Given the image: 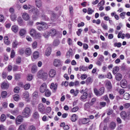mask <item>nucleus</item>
I'll return each instance as SVG.
<instances>
[{"label":"nucleus","instance_id":"nucleus-48","mask_svg":"<svg viewBox=\"0 0 130 130\" xmlns=\"http://www.w3.org/2000/svg\"><path fill=\"white\" fill-rule=\"evenodd\" d=\"M32 78V75L30 74H28L27 77V79L28 81H30Z\"/></svg>","mask_w":130,"mask_h":130},{"label":"nucleus","instance_id":"nucleus-31","mask_svg":"<svg viewBox=\"0 0 130 130\" xmlns=\"http://www.w3.org/2000/svg\"><path fill=\"white\" fill-rule=\"evenodd\" d=\"M36 30L34 29H32L30 30V35L32 36H34L36 34Z\"/></svg>","mask_w":130,"mask_h":130},{"label":"nucleus","instance_id":"nucleus-33","mask_svg":"<svg viewBox=\"0 0 130 130\" xmlns=\"http://www.w3.org/2000/svg\"><path fill=\"white\" fill-rule=\"evenodd\" d=\"M123 98L125 100H129V97L128 93H124L123 95Z\"/></svg>","mask_w":130,"mask_h":130},{"label":"nucleus","instance_id":"nucleus-46","mask_svg":"<svg viewBox=\"0 0 130 130\" xmlns=\"http://www.w3.org/2000/svg\"><path fill=\"white\" fill-rule=\"evenodd\" d=\"M18 44V43L16 41L13 42L12 44V47L13 48H15L17 47V45Z\"/></svg>","mask_w":130,"mask_h":130},{"label":"nucleus","instance_id":"nucleus-61","mask_svg":"<svg viewBox=\"0 0 130 130\" xmlns=\"http://www.w3.org/2000/svg\"><path fill=\"white\" fill-rule=\"evenodd\" d=\"M121 43L120 42L115 43L114 44L115 46H117L118 47H120L121 46Z\"/></svg>","mask_w":130,"mask_h":130},{"label":"nucleus","instance_id":"nucleus-45","mask_svg":"<svg viewBox=\"0 0 130 130\" xmlns=\"http://www.w3.org/2000/svg\"><path fill=\"white\" fill-rule=\"evenodd\" d=\"M7 95V92L5 91H4L2 92L1 93V96L2 98H5Z\"/></svg>","mask_w":130,"mask_h":130},{"label":"nucleus","instance_id":"nucleus-30","mask_svg":"<svg viewBox=\"0 0 130 130\" xmlns=\"http://www.w3.org/2000/svg\"><path fill=\"white\" fill-rule=\"evenodd\" d=\"M13 99L15 101H18L20 99V96L18 94H15L13 95Z\"/></svg>","mask_w":130,"mask_h":130},{"label":"nucleus","instance_id":"nucleus-60","mask_svg":"<svg viewBox=\"0 0 130 130\" xmlns=\"http://www.w3.org/2000/svg\"><path fill=\"white\" fill-rule=\"evenodd\" d=\"M82 70L83 71H86L88 70V68L87 67H85L84 66H81Z\"/></svg>","mask_w":130,"mask_h":130},{"label":"nucleus","instance_id":"nucleus-58","mask_svg":"<svg viewBox=\"0 0 130 130\" xmlns=\"http://www.w3.org/2000/svg\"><path fill=\"white\" fill-rule=\"evenodd\" d=\"M78 107L77 106L74 107L71 109V111L72 112H75L77 111L78 109Z\"/></svg>","mask_w":130,"mask_h":130},{"label":"nucleus","instance_id":"nucleus-50","mask_svg":"<svg viewBox=\"0 0 130 130\" xmlns=\"http://www.w3.org/2000/svg\"><path fill=\"white\" fill-rule=\"evenodd\" d=\"M104 56L100 55L99 56V60L101 62H102L104 61Z\"/></svg>","mask_w":130,"mask_h":130},{"label":"nucleus","instance_id":"nucleus-8","mask_svg":"<svg viewBox=\"0 0 130 130\" xmlns=\"http://www.w3.org/2000/svg\"><path fill=\"white\" fill-rule=\"evenodd\" d=\"M53 63L54 66L57 67L61 66L60 60L58 59H55Z\"/></svg>","mask_w":130,"mask_h":130},{"label":"nucleus","instance_id":"nucleus-22","mask_svg":"<svg viewBox=\"0 0 130 130\" xmlns=\"http://www.w3.org/2000/svg\"><path fill=\"white\" fill-rule=\"evenodd\" d=\"M25 53L26 54L28 55H30L31 54V50L29 48H26L25 51Z\"/></svg>","mask_w":130,"mask_h":130},{"label":"nucleus","instance_id":"nucleus-56","mask_svg":"<svg viewBox=\"0 0 130 130\" xmlns=\"http://www.w3.org/2000/svg\"><path fill=\"white\" fill-rule=\"evenodd\" d=\"M103 99L106 101L108 103H109V101L107 95H106L104 96H103Z\"/></svg>","mask_w":130,"mask_h":130},{"label":"nucleus","instance_id":"nucleus-25","mask_svg":"<svg viewBox=\"0 0 130 130\" xmlns=\"http://www.w3.org/2000/svg\"><path fill=\"white\" fill-rule=\"evenodd\" d=\"M26 32V30L24 29H21L20 30L19 33L20 35L21 36H23L25 34Z\"/></svg>","mask_w":130,"mask_h":130},{"label":"nucleus","instance_id":"nucleus-40","mask_svg":"<svg viewBox=\"0 0 130 130\" xmlns=\"http://www.w3.org/2000/svg\"><path fill=\"white\" fill-rule=\"evenodd\" d=\"M51 93L48 89H46L45 93V95L47 97L50 96L51 95Z\"/></svg>","mask_w":130,"mask_h":130},{"label":"nucleus","instance_id":"nucleus-10","mask_svg":"<svg viewBox=\"0 0 130 130\" xmlns=\"http://www.w3.org/2000/svg\"><path fill=\"white\" fill-rule=\"evenodd\" d=\"M57 86V84L56 83L54 84V83H52L50 86V88L51 89H53V92H55L56 90Z\"/></svg>","mask_w":130,"mask_h":130},{"label":"nucleus","instance_id":"nucleus-3","mask_svg":"<svg viewBox=\"0 0 130 130\" xmlns=\"http://www.w3.org/2000/svg\"><path fill=\"white\" fill-rule=\"evenodd\" d=\"M105 88L104 87L101 88L98 91L96 88L94 89V93L95 95L98 96H101L104 92Z\"/></svg>","mask_w":130,"mask_h":130},{"label":"nucleus","instance_id":"nucleus-64","mask_svg":"<svg viewBox=\"0 0 130 130\" xmlns=\"http://www.w3.org/2000/svg\"><path fill=\"white\" fill-rule=\"evenodd\" d=\"M35 127L34 126H30L29 127V130H35Z\"/></svg>","mask_w":130,"mask_h":130},{"label":"nucleus","instance_id":"nucleus-26","mask_svg":"<svg viewBox=\"0 0 130 130\" xmlns=\"http://www.w3.org/2000/svg\"><path fill=\"white\" fill-rule=\"evenodd\" d=\"M93 79L90 77H88L86 80V83L87 84H91L92 83Z\"/></svg>","mask_w":130,"mask_h":130},{"label":"nucleus","instance_id":"nucleus-17","mask_svg":"<svg viewBox=\"0 0 130 130\" xmlns=\"http://www.w3.org/2000/svg\"><path fill=\"white\" fill-rule=\"evenodd\" d=\"M11 30L14 32L15 33L18 31V26L16 25H13L11 27Z\"/></svg>","mask_w":130,"mask_h":130},{"label":"nucleus","instance_id":"nucleus-51","mask_svg":"<svg viewBox=\"0 0 130 130\" xmlns=\"http://www.w3.org/2000/svg\"><path fill=\"white\" fill-rule=\"evenodd\" d=\"M124 107L125 108H128L130 106V103H126L123 105Z\"/></svg>","mask_w":130,"mask_h":130},{"label":"nucleus","instance_id":"nucleus-63","mask_svg":"<svg viewBox=\"0 0 130 130\" xmlns=\"http://www.w3.org/2000/svg\"><path fill=\"white\" fill-rule=\"evenodd\" d=\"M37 46V43L36 42H34L32 45V46L34 48H35Z\"/></svg>","mask_w":130,"mask_h":130},{"label":"nucleus","instance_id":"nucleus-59","mask_svg":"<svg viewBox=\"0 0 130 130\" xmlns=\"http://www.w3.org/2000/svg\"><path fill=\"white\" fill-rule=\"evenodd\" d=\"M101 25L104 29L105 30L107 29V26L104 23H102Z\"/></svg>","mask_w":130,"mask_h":130},{"label":"nucleus","instance_id":"nucleus-53","mask_svg":"<svg viewBox=\"0 0 130 130\" xmlns=\"http://www.w3.org/2000/svg\"><path fill=\"white\" fill-rule=\"evenodd\" d=\"M7 76V73L6 72H3L2 74V77L4 78H5Z\"/></svg>","mask_w":130,"mask_h":130},{"label":"nucleus","instance_id":"nucleus-15","mask_svg":"<svg viewBox=\"0 0 130 130\" xmlns=\"http://www.w3.org/2000/svg\"><path fill=\"white\" fill-rule=\"evenodd\" d=\"M35 4L36 6L39 8L42 6V3L41 0H35Z\"/></svg>","mask_w":130,"mask_h":130},{"label":"nucleus","instance_id":"nucleus-4","mask_svg":"<svg viewBox=\"0 0 130 130\" xmlns=\"http://www.w3.org/2000/svg\"><path fill=\"white\" fill-rule=\"evenodd\" d=\"M30 108L28 107L25 108L23 110L22 112V115L24 117H28L30 115Z\"/></svg>","mask_w":130,"mask_h":130},{"label":"nucleus","instance_id":"nucleus-57","mask_svg":"<svg viewBox=\"0 0 130 130\" xmlns=\"http://www.w3.org/2000/svg\"><path fill=\"white\" fill-rule=\"evenodd\" d=\"M106 77L109 79H111L112 78V76L110 72H108L107 74Z\"/></svg>","mask_w":130,"mask_h":130},{"label":"nucleus","instance_id":"nucleus-55","mask_svg":"<svg viewBox=\"0 0 130 130\" xmlns=\"http://www.w3.org/2000/svg\"><path fill=\"white\" fill-rule=\"evenodd\" d=\"M15 54V53L14 50H12L11 53L10 57L11 58H13Z\"/></svg>","mask_w":130,"mask_h":130},{"label":"nucleus","instance_id":"nucleus-28","mask_svg":"<svg viewBox=\"0 0 130 130\" xmlns=\"http://www.w3.org/2000/svg\"><path fill=\"white\" fill-rule=\"evenodd\" d=\"M60 41L59 40L56 39L54 40L53 42V45L54 46H57L59 44Z\"/></svg>","mask_w":130,"mask_h":130},{"label":"nucleus","instance_id":"nucleus-6","mask_svg":"<svg viewBox=\"0 0 130 130\" xmlns=\"http://www.w3.org/2000/svg\"><path fill=\"white\" fill-rule=\"evenodd\" d=\"M38 109L39 112L42 113H45V107L42 103L39 104L38 106Z\"/></svg>","mask_w":130,"mask_h":130},{"label":"nucleus","instance_id":"nucleus-49","mask_svg":"<svg viewBox=\"0 0 130 130\" xmlns=\"http://www.w3.org/2000/svg\"><path fill=\"white\" fill-rule=\"evenodd\" d=\"M94 12V10H92L91 8H89L88 9L87 13L89 14H91Z\"/></svg>","mask_w":130,"mask_h":130},{"label":"nucleus","instance_id":"nucleus-7","mask_svg":"<svg viewBox=\"0 0 130 130\" xmlns=\"http://www.w3.org/2000/svg\"><path fill=\"white\" fill-rule=\"evenodd\" d=\"M46 85L45 83H43L40 88V92L42 93H44L46 90Z\"/></svg>","mask_w":130,"mask_h":130},{"label":"nucleus","instance_id":"nucleus-21","mask_svg":"<svg viewBox=\"0 0 130 130\" xmlns=\"http://www.w3.org/2000/svg\"><path fill=\"white\" fill-rule=\"evenodd\" d=\"M77 116L76 114H73L71 116V120L73 122L75 121L77 119Z\"/></svg>","mask_w":130,"mask_h":130},{"label":"nucleus","instance_id":"nucleus-14","mask_svg":"<svg viewBox=\"0 0 130 130\" xmlns=\"http://www.w3.org/2000/svg\"><path fill=\"white\" fill-rule=\"evenodd\" d=\"M56 72L53 69H52L49 71V76L50 77H53L54 76Z\"/></svg>","mask_w":130,"mask_h":130},{"label":"nucleus","instance_id":"nucleus-32","mask_svg":"<svg viewBox=\"0 0 130 130\" xmlns=\"http://www.w3.org/2000/svg\"><path fill=\"white\" fill-rule=\"evenodd\" d=\"M18 22L19 24L20 25H23V20L21 17H19L18 19Z\"/></svg>","mask_w":130,"mask_h":130},{"label":"nucleus","instance_id":"nucleus-1","mask_svg":"<svg viewBox=\"0 0 130 130\" xmlns=\"http://www.w3.org/2000/svg\"><path fill=\"white\" fill-rule=\"evenodd\" d=\"M36 24H40L41 25L37 26V28L39 31L45 30L48 28V25L47 24L44 22L41 21L40 22H37Z\"/></svg>","mask_w":130,"mask_h":130},{"label":"nucleus","instance_id":"nucleus-37","mask_svg":"<svg viewBox=\"0 0 130 130\" xmlns=\"http://www.w3.org/2000/svg\"><path fill=\"white\" fill-rule=\"evenodd\" d=\"M37 67L36 65H33L31 68V71L32 73H34L37 72Z\"/></svg>","mask_w":130,"mask_h":130},{"label":"nucleus","instance_id":"nucleus-18","mask_svg":"<svg viewBox=\"0 0 130 130\" xmlns=\"http://www.w3.org/2000/svg\"><path fill=\"white\" fill-rule=\"evenodd\" d=\"M106 87L108 89H110L112 87V86L109 81H107L105 84Z\"/></svg>","mask_w":130,"mask_h":130},{"label":"nucleus","instance_id":"nucleus-39","mask_svg":"<svg viewBox=\"0 0 130 130\" xmlns=\"http://www.w3.org/2000/svg\"><path fill=\"white\" fill-rule=\"evenodd\" d=\"M10 18L11 20L13 21H14L15 20L17 17L14 13H12L11 14L10 16Z\"/></svg>","mask_w":130,"mask_h":130},{"label":"nucleus","instance_id":"nucleus-38","mask_svg":"<svg viewBox=\"0 0 130 130\" xmlns=\"http://www.w3.org/2000/svg\"><path fill=\"white\" fill-rule=\"evenodd\" d=\"M89 121V119L88 118H85L83 119L82 123L84 124H85L88 123Z\"/></svg>","mask_w":130,"mask_h":130},{"label":"nucleus","instance_id":"nucleus-35","mask_svg":"<svg viewBox=\"0 0 130 130\" xmlns=\"http://www.w3.org/2000/svg\"><path fill=\"white\" fill-rule=\"evenodd\" d=\"M116 125V124L114 122H112L110 124L109 127L113 129L115 127Z\"/></svg>","mask_w":130,"mask_h":130},{"label":"nucleus","instance_id":"nucleus-24","mask_svg":"<svg viewBox=\"0 0 130 130\" xmlns=\"http://www.w3.org/2000/svg\"><path fill=\"white\" fill-rule=\"evenodd\" d=\"M119 70V68L118 67L116 66L113 69L112 73L114 74H115Z\"/></svg>","mask_w":130,"mask_h":130},{"label":"nucleus","instance_id":"nucleus-34","mask_svg":"<svg viewBox=\"0 0 130 130\" xmlns=\"http://www.w3.org/2000/svg\"><path fill=\"white\" fill-rule=\"evenodd\" d=\"M33 117L35 119H37L39 118V115L38 112H35L33 113Z\"/></svg>","mask_w":130,"mask_h":130},{"label":"nucleus","instance_id":"nucleus-36","mask_svg":"<svg viewBox=\"0 0 130 130\" xmlns=\"http://www.w3.org/2000/svg\"><path fill=\"white\" fill-rule=\"evenodd\" d=\"M26 125L24 124H22L19 126L18 130H25Z\"/></svg>","mask_w":130,"mask_h":130},{"label":"nucleus","instance_id":"nucleus-41","mask_svg":"<svg viewBox=\"0 0 130 130\" xmlns=\"http://www.w3.org/2000/svg\"><path fill=\"white\" fill-rule=\"evenodd\" d=\"M33 57L35 59H37L39 56L38 52H35L33 54Z\"/></svg>","mask_w":130,"mask_h":130},{"label":"nucleus","instance_id":"nucleus-19","mask_svg":"<svg viewBox=\"0 0 130 130\" xmlns=\"http://www.w3.org/2000/svg\"><path fill=\"white\" fill-rule=\"evenodd\" d=\"M122 76L121 74L120 73H117L115 76L116 79L118 81H120L122 78Z\"/></svg>","mask_w":130,"mask_h":130},{"label":"nucleus","instance_id":"nucleus-20","mask_svg":"<svg viewBox=\"0 0 130 130\" xmlns=\"http://www.w3.org/2000/svg\"><path fill=\"white\" fill-rule=\"evenodd\" d=\"M22 17L26 21L28 20L29 18V17L28 14L26 13H23Z\"/></svg>","mask_w":130,"mask_h":130},{"label":"nucleus","instance_id":"nucleus-47","mask_svg":"<svg viewBox=\"0 0 130 130\" xmlns=\"http://www.w3.org/2000/svg\"><path fill=\"white\" fill-rule=\"evenodd\" d=\"M30 87V84H27L24 86V88L25 90H28L29 88Z\"/></svg>","mask_w":130,"mask_h":130},{"label":"nucleus","instance_id":"nucleus-11","mask_svg":"<svg viewBox=\"0 0 130 130\" xmlns=\"http://www.w3.org/2000/svg\"><path fill=\"white\" fill-rule=\"evenodd\" d=\"M23 119L22 118L21 116H19L17 117L16 119V123L17 124H19L23 121Z\"/></svg>","mask_w":130,"mask_h":130},{"label":"nucleus","instance_id":"nucleus-9","mask_svg":"<svg viewBox=\"0 0 130 130\" xmlns=\"http://www.w3.org/2000/svg\"><path fill=\"white\" fill-rule=\"evenodd\" d=\"M88 94L86 92H84L83 94L80 97V100L83 101H85L86 100V99L87 98Z\"/></svg>","mask_w":130,"mask_h":130},{"label":"nucleus","instance_id":"nucleus-29","mask_svg":"<svg viewBox=\"0 0 130 130\" xmlns=\"http://www.w3.org/2000/svg\"><path fill=\"white\" fill-rule=\"evenodd\" d=\"M23 97L25 99H28L29 97V93L26 91L24 92L23 94Z\"/></svg>","mask_w":130,"mask_h":130},{"label":"nucleus","instance_id":"nucleus-23","mask_svg":"<svg viewBox=\"0 0 130 130\" xmlns=\"http://www.w3.org/2000/svg\"><path fill=\"white\" fill-rule=\"evenodd\" d=\"M50 35H51L52 36L55 35L56 34V31L55 29H52L49 32Z\"/></svg>","mask_w":130,"mask_h":130},{"label":"nucleus","instance_id":"nucleus-16","mask_svg":"<svg viewBox=\"0 0 130 130\" xmlns=\"http://www.w3.org/2000/svg\"><path fill=\"white\" fill-rule=\"evenodd\" d=\"M51 48L50 47H48L46 49L45 52V54L47 56H49L51 54Z\"/></svg>","mask_w":130,"mask_h":130},{"label":"nucleus","instance_id":"nucleus-42","mask_svg":"<svg viewBox=\"0 0 130 130\" xmlns=\"http://www.w3.org/2000/svg\"><path fill=\"white\" fill-rule=\"evenodd\" d=\"M0 119L2 122H4L6 119V117L5 115L4 114L2 115Z\"/></svg>","mask_w":130,"mask_h":130},{"label":"nucleus","instance_id":"nucleus-54","mask_svg":"<svg viewBox=\"0 0 130 130\" xmlns=\"http://www.w3.org/2000/svg\"><path fill=\"white\" fill-rule=\"evenodd\" d=\"M20 89L19 87H16L14 89V92L16 93H18Z\"/></svg>","mask_w":130,"mask_h":130},{"label":"nucleus","instance_id":"nucleus-62","mask_svg":"<svg viewBox=\"0 0 130 130\" xmlns=\"http://www.w3.org/2000/svg\"><path fill=\"white\" fill-rule=\"evenodd\" d=\"M126 13L125 12H123L121 13H120V15L121 18L122 19H124V16L125 14Z\"/></svg>","mask_w":130,"mask_h":130},{"label":"nucleus","instance_id":"nucleus-52","mask_svg":"<svg viewBox=\"0 0 130 130\" xmlns=\"http://www.w3.org/2000/svg\"><path fill=\"white\" fill-rule=\"evenodd\" d=\"M24 103L22 102H20L18 104V106L21 108L23 107L24 106Z\"/></svg>","mask_w":130,"mask_h":130},{"label":"nucleus","instance_id":"nucleus-2","mask_svg":"<svg viewBox=\"0 0 130 130\" xmlns=\"http://www.w3.org/2000/svg\"><path fill=\"white\" fill-rule=\"evenodd\" d=\"M38 76L39 78H42L44 80L46 79L48 74L46 72H44L43 71L40 70L38 73Z\"/></svg>","mask_w":130,"mask_h":130},{"label":"nucleus","instance_id":"nucleus-44","mask_svg":"<svg viewBox=\"0 0 130 130\" xmlns=\"http://www.w3.org/2000/svg\"><path fill=\"white\" fill-rule=\"evenodd\" d=\"M42 19L44 20L47 21H48L49 20V18L45 15H43L42 16Z\"/></svg>","mask_w":130,"mask_h":130},{"label":"nucleus","instance_id":"nucleus-5","mask_svg":"<svg viewBox=\"0 0 130 130\" xmlns=\"http://www.w3.org/2000/svg\"><path fill=\"white\" fill-rule=\"evenodd\" d=\"M120 115L121 117L124 119L126 118L129 119H130V114L126 113L125 111H122L120 113Z\"/></svg>","mask_w":130,"mask_h":130},{"label":"nucleus","instance_id":"nucleus-13","mask_svg":"<svg viewBox=\"0 0 130 130\" xmlns=\"http://www.w3.org/2000/svg\"><path fill=\"white\" fill-rule=\"evenodd\" d=\"M120 84L123 88H125L127 86V82L125 79H123L121 81Z\"/></svg>","mask_w":130,"mask_h":130},{"label":"nucleus","instance_id":"nucleus-12","mask_svg":"<svg viewBox=\"0 0 130 130\" xmlns=\"http://www.w3.org/2000/svg\"><path fill=\"white\" fill-rule=\"evenodd\" d=\"M9 86V84L4 82L2 83L1 85V88L3 89H7Z\"/></svg>","mask_w":130,"mask_h":130},{"label":"nucleus","instance_id":"nucleus-27","mask_svg":"<svg viewBox=\"0 0 130 130\" xmlns=\"http://www.w3.org/2000/svg\"><path fill=\"white\" fill-rule=\"evenodd\" d=\"M90 103H87L85 104L84 105V107L85 110H88L90 108Z\"/></svg>","mask_w":130,"mask_h":130},{"label":"nucleus","instance_id":"nucleus-43","mask_svg":"<svg viewBox=\"0 0 130 130\" xmlns=\"http://www.w3.org/2000/svg\"><path fill=\"white\" fill-rule=\"evenodd\" d=\"M33 13L36 15H38L40 14L39 11L37 9L33 8L32 10Z\"/></svg>","mask_w":130,"mask_h":130}]
</instances>
